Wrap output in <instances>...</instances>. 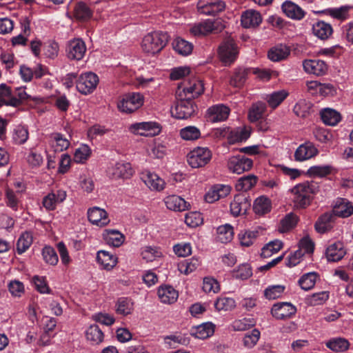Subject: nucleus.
Segmentation results:
<instances>
[{
	"mask_svg": "<svg viewBox=\"0 0 353 353\" xmlns=\"http://www.w3.org/2000/svg\"><path fill=\"white\" fill-rule=\"evenodd\" d=\"M319 183L314 181H306L296 184L291 189V200L294 208L304 209L309 206L313 196L319 192Z\"/></svg>",
	"mask_w": 353,
	"mask_h": 353,
	"instance_id": "obj_1",
	"label": "nucleus"
},
{
	"mask_svg": "<svg viewBox=\"0 0 353 353\" xmlns=\"http://www.w3.org/2000/svg\"><path fill=\"white\" fill-rule=\"evenodd\" d=\"M204 92V85L197 77L186 78L179 85L176 91L177 97H186L189 99L197 98Z\"/></svg>",
	"mask_w": 353,
	"mask_h": 353,
	"instance_id": "obj_2",
	"label": "nucleus"
},
{
	"mask_svg": "<svg viewBox=\"0 0 353 353\" xmlns=\"http://www.w3.org/2000/svg\"><path fill=\"white\" fill-rule=\"evenodd\" d=\"M169 36L166 32L156 31L146 34L141 43L143 50L151 54L159 52L167 44Z\"/></svg>",
	"mask_w": 353,
	"mask_h": 353,
	"instance_id": "obj_3",
	"label": "nucleus"
},
{
	"mask_svg": "<svg viewBox=\"0 0 353 353\" xmlns=\"http://www.w3.org/2000/svg\"><path fill=\"white\" fill-rule=\"evenodd\" d=\"M162 130L161 124L156 121H143L132 123L128 127L130 132L145 137L159 135Z\"/></svg>",
	"mask_w": 353,
	"mask_h": 353,
	"instance_id": "obj_4",
	"label": "nucleus"
},
{
	"mask_svg": "<svg viewBox=\"0 0 353 353\" xmlns=\"http://www.w3.org/2000/svg\"><path fill=\"white\" fill-rule=\"evenodd\" d=\"M211 150L206 147H196L187 155V161L192 168L204 167L212 159Z\"/></svg>",
	"mask_w": 353,
	"mask_h": 353,
	"instance_id": "obj_5",
	"label": "nucleus"
},
{
	"mask_svg": "<svg viewBox=\"0 0 353 353\" xmlns=\"http://www.w3.org/2000/svg\"><path fill=\"white\" fill-rule=\"evenodd\" d=\"M144 102L143 96L139 92L125 94L118 102L117 108L121 112L130 114L140 108Z\"/></svg>",
	"mask_w": 353,
	"mask_h": 353,
	"instance_id": "obj_6",
	"label": "nucleus"
},
{
	"mask_svg": "<svg viewBox=\"0 0 353 353\" xmlns=\"http://www.w3.org/2000/svg\"><path fill=\"white\" fill-rule=\"evenodd\" d=\"M219 57L225 65H230L237 59L238 47L232 39L224 40L219 48Z\"/></svg>",
	"mask_w": 353,
	"mask_h": 353,
	"instance_id": "obj_7",
	"label": "nucleus"
},
{
	"mask_svg": "<svg viewBox=\"0 0 353 353\" xmlns=\"http://www.w3.org/2000/svg\"><path fill=\"white\" fill-rule=\"evenodd\" d=\"M177 102L171 112L178 119H186L196 112V106L192 99L186 97H177Z\"/></svg>",
	"mask_w": 353,
	"mask_h": 353,
	"instance_id": "obj_8",
	"label": "nucleus"
},
{
	"mask_svg": "<svg viewBox=\"0 0 353 353\" xmlns=\"http://www.w3.org/2000/svg\"><path fill=\"white\" fill-rule=\"evenodd\" d=\"M98 76L92 72H87L81 74L77 80V90L83 95L92 93L99 84Z\"/></svg>",
	"mask_w": 353,
	"mask_h": 353,
	"instance_id": "obj_9",
	"label": "nucleus"
},
{
	"mask_svg": "<svg viewBox=\"0 0 353 353\" xmlns=\"http://www.w3.org/2000/svg\"><path fill=\"white\" fill-rule=\"evenodd\" d=\"M253 166V161L244 155L232 156L228 159V168L230 172L240 174L249 171Z\"/></svg>",
	"mask_w": 353,
	"mask_h": 353,
	"instance_id": "obj_10",
	"label": "nucleus"
},
{
	"mask_svg": "<svg viewBox=\"0 0 353 353\" xmlns=\"http://www.w3.org/2000/svg\"><path fill=\"white\" fill-rule=\"evenodd\" d=\"M87 48L85 42L79 38L70 40L66 45L65 52L67 57L70 60L80 61L83 59Z\"/></svg>",
	"mask_w": 353,
	"mask_h": 353,
	"instance_id": "obj_11",
	"label": "nucleus"
},
{
	"mask_svg": "<svg viewBox=\"0 0 353 353\" xmlns=\"http://www.w3.org/2000/svg\"><path fill=\"white\" fill-rule=\"evenodd\" d=\"M230 112V109L225 105L219 103L210 106L206 111L208 121L217 123L225 121Z\"/></svg>",
	"mask_w": 353,
	"mask_h": 353,
	"instance_id": "obj_12",
	"label": "nucleus"
},
{
	"mask_svg": "<svg viewBox=\"0 0 353 353\" xmlns=\"http://www.w3.org/2000/svg\"><path fill=\"white\" fill-rule=\"evenodd\" d=\"M319 154V150L314 144L310 141H305L301 144L294 154V161L303 162L314 158Z\"/></svg>",
	"mask_w": 353,
	"mask_h": 353,
	"instance_id": "obj_13",
	"label": "nucleus"
},
{
	"mask_svg": "<svg viewBox=\"0 0 353 353\" xmlns=\"http://www.w3.org/2000/svg\"><path fill=\"white\" fill-rule=\"evenodd\" d=\"M225 7V3L221 0H199L197 3L199 12L205 15H216Z\"/></svg>",
	"mask_w": 353,
	"mask_h": 353,
	"instance_id": "obj_14",
	"label": "nucleus"
},
{
	"mask_svg": "<svg viewBox=\"0 0 353 353\" xmlns=\"http://www.w3.org/2000/svg\"><path fill=\"white\" fill-rule=\"evenodd\" d=\"M108 175L112 179H128L133 174L130 163L119 161L110 166L108 169Z\"/></svg>",
	"mask_w": 353,
	"mask_h": 353,
	"instance_id": "obj_15",
	"label": "nucleus"
},
{
	"mask_svg": "<svg viewBox=\"0 0 353 353\" xmlns=\"http://www.w3.org/2000/svg\"><path fill=\"white\" fill-rule=\"evenodd\" d=\"M66 196V192L63 190H52L43 198V206L48 211L54 210L57 204L62 203Z\"/></svg>",
	"mask_w": 353,
	"mask_h": 353,
	"instance_id": "obj_16",
	"label": "nucleus"
},
{
	"mask_svg": "<svg viewBox=\"0 0 353 353\" xmlns=\"http://www.w3.org/2000/svg\"><path fill=\"white\" fill-rule=\"evenodd\" d=\"M304 71L310 74L323 76L327 72V63L321 59H305L303 61Z\"/></svg>",
	"mask_w": 353,
	"mask_h": 353,
	"instance_id": "obj_17",
	"label": "nucleus"
},
{
	"mask_svg": "<svg viewBox=\"0 0 353 353\" xmlns=\"http://www.w3.org/2000/svg\"><path fill=\"white\" fill-rule=\"evenodd\" d=\"M296 312L295 306L290 303L282 302L273 305L271 309L272 315L276 319L290 318Z\"/></svg>",
	"mask_w": 353,
	"mask_h": 353,
	"instance_id": "obj_18",
	"label": "nucleus"
},
{
	"mask_svg": "<svg viewBox=\"0 0 353 353\" xmlns=\"http://www.w3.org/2000/svg\"><path fill=\"white\" fill-rule=\"evenodd\" d=\"M231 191V187L228 185L216 184L213 185L205 195V199L208 203H214L221 198L227 196Z\"/></svg>",
	"mask_w": 353,
	"mask_h": 353,
	"instance_id": "obj_19",
	"label": "nucleus"
},
{
	"mask_svg": "<svg viewBox=\"0 0 353 353\" xmlns=\"http://www.w3.org/2000/svg\"><path fill=\"white\" fill-rule=\"evenodd\" d=\"M353 213V205L347 199L337 198L334 201L332 214L334 216L346 218Z\"/></svg>",
	"mask_w": 353,
	"mask_h": 353,
	"instance_id": "obj_20",
	"label": "nucleus"
},
{
	"mask_svg": "<svg viewBox=\"0 0 353 353\" xmlns=\"http://www.w3.org/2000/svg\"><path fill=\"white\" fill-rule=\"evenodd\" d=\"M88 218L90 223L103 227L108 224L110 219L106 211L99 207H93L88 210Z\"/></svg>",
	"mask_w": 353,
	"mask_h": 353,
	"instance_id": "obj_21",
	"label": "nucleus"
},
{
	"mask_svg": "<svg viewBox=\"0 0 353 353\" xmlns=\"http://www.w3.org/2000/svg\"><path fill=\"white\" fill-rule=\"evenodd\" d=\"M141 179L150 190L159 192L165 188L164 180L154 172L143 173Z\"/></svg>",
	"mask_w": 353,
	"mask_h": 353,
	"instance_id": "obj_22",
	"label": "nucleus"
},
{
	"mask_svg": "<svg viewBox=\"0 0 353 353\" xmlns=\"http://www.w3.org/2000/svg\"><path fill=\"white\" fill-rule=\"evenodd\" d=\"M281 9L283 13L292 19L301 20L305 15V12L300 6L291 1H284L281 5Z\"/></svg>",
	"mask_w": 353,
	"mask_h": 353,
	"instance_id": "obj_23",
	"label": "nucleus"
},
{
	"mask_svg": "<svg viewBox=\"0 0 353 353\" xmlns=\"http://www.w3.org/2000/svg\"><path fill=\"white\" fill-rule=\"evenodd\" d=\"M262 17L261 14L254 10H248L241 14V22L243 28H254L261 23Z\"/></svg>",
	"mask_w": 353,
	"mask_h": 353,
	"instance_id": "obj_24",
	"label": "nucleus"
},
{
	"mask_svg": "<svg viewBox=\"0 0 353 353\" xmlns=\"http://www.w3.org/2000/svg\"><path fill=\"white\" fill-rule=\"evenodd\" d=\"M247 198L243 194L236 195L230 203V212L234 216L245 214L250 206Z\"/></svg>",
	"mask_w": 353,
	"mask_h": 353,
	"instance_id": "obj_25",
	"label": "nucleus"
},
{
	"mask_svg": "<svg viewBox=\"0 0 353 353\" xmlns=\"http://www.w3.org/2000/svg\"><path fill=\"white\" fill-rule=\"evenodd\" d=\"M345 253L343 243L341 241L332 243L326 249V257L329 261H339L343 258Z\"/></svg>",
	"mask_w": 353,
	"mask_h": 353,
	"instance_id": "obj_26",
	"label": "nucleus"
},
{
	"mask_svg": "<svg viewBox=\"0 0 353 353\" xmlns=\"http://www.w3.org/2000/svg\"><path fill=\"white\" fill-rule=\"evenodd\" d=\"M164 203L168 209L176 212L185 211L190 205L183 198L177 195L166 196L164 199Z\"/></svg>",
	"mask_w": 353,
	"mask_h": 353,
	"instance_id": "obj_27",
	"label": "nucleus"
},
{
	"mask_svg": "<svg viewBox=\"0 0 353 353\" xmlns=\"http://www.w3.org/2000/svg\"><path fill=\"white\" fill-rule=\"evenodd\" d=\"M290 53V49L284 44H278L271 48L268 52V57L272 61H280L285 59Z\"/></svg>",
	"mask_w": 353,
	"mask_h": 353,
	"instance_id": "obj_28",
	"label": "nucleus"
},
{
	"mask_svg": "<svg viewBox=\"0 0 353 353\" xmlns=\"http://www.w3.org/2000/svg\"><path fill=\"white\" fill-rule=\"evenodd\" d=\"M97 261L106 270H112L117 263V256L105 250L97 252Z\"/></svg>",
	"mask_w": 353,
	"mask_h": 353,
	"instance_id": "obj_29",
	"label": "nucleus"
},
{
	"mask_svg": "<svg viewBox=\"0 0 353 353\" xmlns=\"http://www.w3.org/2000/svg\"><path fill=\"white\" fill-rule=\"evenodd\" d=\"M158 296L162 303L172 304L177 300L179 294L173 287L165 285L159 288Z\"/></svg>",
	"mask_w": 353,
	"mask_h": 353,
	"instance_id": "obj_30",
	"label": "nucleus"
},
{
	"mask_svg": "<svg viewBox=\"0 0 353 353\" xmlns=\"http://www.w3.org/2000/svg\"><path fill=\"white\" fill-rule=\"evenodd\" d=\"M251 134V129L249 127H240L232 130L228 137V142L234 144L245 141Z\"/></svg>",
	"mask_w": 353,
	"mask_h": 353,
	"instance_id": "obj_31",
	"label": "nucleus"
},
{
	"mask_svg": "<svg viewBox=\"0 0 353 353\" xmlns=\"http://www.w3.org/2000/svg\"><path fill=\"white\" fill-rule=\"evenodd\" d=\"M353 7L350 6H343L339 8H327L320 11L321 13L332 17L339 20H345L350 17V10Z\"/></svg>",
	"mask_w": 353,
	"mask_h": 353,
	"instance_id": "obj_32",
	"label": "nucleus"
},
{
	"mask_svg": "<svg viewBox=\"0 0 353 353\" xmlns=\"http://www.w3.org/2000/svg\"><path fill=\"white\" fill-rule=\"evenodd\" d=\"M334 216L331 212H326L319 217L314 228L317 232L323 234L332 228Z\"/></svg>",
	"mask_w": 353,
	"mask_h": 353,
	"instance_id": "obj_33",
	"label": "nucleus"
},
{
	"mask_svg": "<svg viewBox=\"0 0 353 353\" xmlns=\"http://www.w3.org/2000/svg\"><path fill=\"white\" fill-rule=\"evenodd\" d=\"M313 34L321 40L328 39L332 34V27L323 21H317L312 26Z\"/></svg>",
	"mask_w": 353,
	"mask_h": 353,
	"instance_id": "obj_34",
	"label": "nucleus"
},
{
	"mask_svg": "<svg viewBox=\"0 0 353 353\" xmlns=\"http://www.w3.org/2000/svg\"><path fill=\"white\" fill-rule=\"evenodd\" d=\"M103 238L109 245L119 247L124 241L125 236L116 230L107 229L103 232Z\"/></svg>",
	"mask_w": 353,
	"mask_h": 353,
	"instance_id": "obj_35",
	"label": "nucleus"
},
{
	"mask_svg": "<svg viewBox=\"0 0 353 353\" xmlns=\"http://www.w3.org/2000/svg\"><path fill=\"white\" fill-rule=\"evenodd\" d=\"M321 119L322 121L327 125H336L341 121V114L336 110L326 108L320 112Z\"/></svg>",
	"mask_w": 353,
	"mask_h": 353,
	"instance_id": "obj_36",
	"label": "nucleus"
},
{
	"mask_svg": "<svg viewBox=\"0 0 353 353\" xmlns=\"http://www.w3.org/2000/svg\"><path fill=\"white\" fill-rule=\"evenodd\" d=\"M50 143L54 150L59 152L67 150L70 145V141L59 132L50 134Z\"/></svg>",
	"mask_w": 353,
	"mask_h": 353,
	"instance_id": "obj_37",
	"label": "nucleus"
},
{
	"mask_svg": "<svg viewBox=\"0 0 353 353\" xmlns=\"http://www.w3.org/2000/svg\"><path fill=\"white\" fill-rule=\"evenodd\" d=\"M336 172V169L331 165H313L308 168L307 174L313 177H325Z\"/></svg>",
	"mask_w": 353,
	"mask_h": 353,
	"instance_id": "obj_38",
	"label": "nucleus"
},
{
	"mask_svg": "<svg viewBox=\"0 0 353 353\" xmlns=\"http://www.w3.org/2000/svg\"><path fill=\"white\" fill-rule=\"evenodd\" d=\"M288 95L289 92L287 90H280L267 94L264 99L267 101L270 108L275 109L288 97Z\"/></svg>",
	"mask_w": 353,
	"mask_h": 353,
	"instance_id": "obj_39",
	"label": "nucleus"
},
{
	"mask_svg": "<svg viewBox=\"0 0 353 353\" xmlns=\"http://www.w3.org/2000/svg\"><path fill=\"white\" fill-rule=\"evenodd\" d=\"M266 104L262 101L254 103L248 111V119L251 123H254L263 118L266 110Z\"/></svg>",
	"mask_w": 353,
	"mask_h": 353,
	"instance_id": "obj_40",
	"label": "nucleus"
},
{
	"mask_svg": "<svg viewBox=\"0 0 353 353\" xmlns=\"http://www.w3.org/2000/svg\"><path fill=\"white\" fill-rule=\"evenodd\" d=\"M86 339L92 345H99L103 341L104 334L97 325H91L85 331Z\"/></svg>",
	"mask_w": 353,
	"mask_h": 353,
	"instance_id": "obj_41",
	"label": "nucleus"
},
{
	"mask_svg": "<svg viewBox=\"0 0 353 353\" xmlns=\"http://www.w3.org/2000/svg\"><path fill=\"white\" fill-rule=\"evenodd\" d=\"M318 279H319L318 273L310 272L303 274L299 278L298 283L302 290L308 291L314 287Z\"/></svg>",
	"mask_w": 353,
	"mask_h": 353,
	"instance_id": "obj_42",
	"label": "nucleus"
},
{
	"mask_svg": "<svg viewBox=\"0 0 353 353\" xmlns=\"http://www.w3.org/2000/svg\"><path fill=\"white\" fill-rule=\"evenodd\" d=\"M272 208L271 201L265 196L256 198L254 202V212L259 215H263L270 212Z\"/></svg>",
	"mask_w": 353,
	"mask_h": 353,
	"instance_id": "obj_43",
	"label": "nucleus"
},
{
	"mask_svg": "<svg viewBox=\"0 0 353 353\" xmlns=\"http://www.w3.org/2000/svg\"><path fill=\"white\" fill-rule=\"evenodd\" d=\"M116 312L117 314L127 316L130 314L134 310V302L128 297H121L116 303Z\"/></svg>",
	"mask_w": 353,
	"mask_h": 353,
	"instance_id": "obj_44",
	"label": "nucleus"
},
{
	"mask_svg": "<svg viewBox=\"0 0 353 353\" xmlns=\"http://www.w3.org/2000/svg\"><path fill=\"white\" fill-rule=\"evenodd\" d=\"M214 28V22L210 19H208L192 26L190 29V32L194 36H204L211 32Z\"/></svg>",
	"mask_w": 353,
	"mask_h": 353,
	"instance_id": "obj_45",
	"label": "nucleus"
},
{
	"mask_svg": "<svg viewBox=\"0 0 353 353\" xmlns=\"http://www.w3.org/2000/svg\"><path fill=\"white\" fill-rule=\"evenodd\" d=\"M33 242L32 234L30 232H23L18 239L16 244V250L18 254L24 253Z\"/></svg>",
	"mask_w": 353,
	"mask_h": 353,
	"instance_id": "obj_46",
	"label": "nucleus"
},
{
	"mask_svg": "<svg viewBox=\"0 0 353 353\" xmlns=\"http://www.w3.org/2000/svg\"><path fill=\"white\" fill-rule=\"evenodd\" d=\"M141 255L147 262H152L163 255L161 249L157 246L146 245L141 248Z\"/></svg>",
	"mask_w": 353,
	"mask_h": 353,
	"instance_id": "obj_47",
	"label": "nucleus"
},
{
	"mask_svg": "<svg viewBox=\"0 0 353 353\" xmlns=\"http://www.w3.org/2000/svg\"><path fill=\"white\" fill-rule=\"evenodd\" d=\"M258 178L254 174H248L239 179L236 183L238 191L247 192L251 190L257 183Z\"/></svg>",
	"mask_w": 353,
	"mask_h": 353,
	"instance_id": "obj_48",
	"label": "nucleus"
},
{
	"mask_svg": "<svg viewBox=\"0 0 353 353\" xmlns=\"http://www.w3.org/2000/svg\"><path fill=\"white\" fill-rule=\"evenodd\" d=\"M179 135L185 141H193L201 137V132L199 128L194 125H188L180 130Z\"/></svg>",
	"mask_w": 353,
	"mask_h": 353,
	"instance_id": "obj_49",
	"label": "nucleus"
},
{
	"mask_svg": "<svg viewBox=\"0 0 353 353\" xmlns=\"http://www.w3.org/2000/svg\"><path fill=\"white\" fill-rule=\"evenodd\" d=\"M173 48L179 54L187 56L190 54L193 50L192 43L180 37L176 38L173 41Z\"/></svg>",
	"mask_w": 353,
	"mask_h": 353,
	"instance_id": "obj_50",
	"label": "nucleus"
},
{
	"mask_svg": "<svg viewBox=\"0 0 353 353\" xmlns=\"http://www.w3.org/2000/svg\"><path fill=\"white\" fill-rule=\"evenodd\" d=\"M200 263L201 262L197 258L185 259L179 263L178 270L181 273L187 275L194 271L200 265Z\"/></svg>",
	"mask_w": 353,
	"mask_h": 353,
	"instance_id": "obj_51",
	"label": "nucleus"
},
{
	"mask_svg": "<svg viewBox=\"0 0 353 353\" xmlns=\"http://www.w3.org/2000/svg\"><path fill=\"white\" fill-rule=\"evenodd\" d=\"M74 14L76 19L81 21H87L92 16V10L83 2H79L74 9Z\"/></svg>",
	"mask_w": 353,
	"mask_h": 353,
	"instance_id": "obj_52",
	"label": "nucleus"
},
{
	"mask_svg": "<svg viewBox=\"0 0 353 353\" xmlns=\"http://www.w3.org/2000/svg\"><path fill=\"white\" fill-rule=\"evenodd\" d=\"M326 346L332 351L341 352H345L349 348L350 343L344 338L336 337L328 341L326 343Z\"/></svg>",
	"mask_w": 353,
	"mask_h": 353,
	"instance_id": "obj_53",
	"label": "nucleus"
},
{
	"mask_svg": "<svg viewBox=\"0 0 353 353\" xmlns=\"http://www.w3.org/2000/svg\"><path fill=\"white\" fill-rule=\"evenodd\" d=\"M0 97L5 99L9 106L14 108L19 106V101L14 96L11 88L4 83L0 85Z\"/></svg>",
	"mask_w": 353,
	"mask_h": 353,
	"instance_id": "obj_54",
	"label": "nucleus"
},
{
	"mask_svg": "<svg viewBox=\"0 0 353 353\" xmlns=\"http://www.w3.org/2000/svg\"><path fill=\"white\" fill-rule=\"evenodd\" d=\"M247 75L248 70L246 69L241 68L236 69L230 79V85L236 88H241L244 85Z\"/></svg>",
	"mask_w": 353,
	"mask_h": 353,
	"instance_id": "obj_55",
	"label": "nucleus"
},
{
	"mask_svg": "<svg viewBox=\"0 0 353 353\" xmlns=\"http://www.w3.org/2000/svg\"><path fill=\"white\" fill-rule=\"evenodd\" d=\"M29 133L26 127L17 125L13 130L12 141L15 144L25 143L28 139Z\"/></svg>",
	"mask_w": 353,
	"mask_h": 353,
	"instance_id": "obj_56",
	"label": "nucleus"
},
{
	"mask_svg": "<svg viewBox=\"0 0 353 353\" xmlns=\"http://www.w3.org/2000/svg\"><path fill=\"white\" fill-rule=\"evenodd\" d=\"M283 247V243L279 240H274L266 244L261 250V256L268 258L273 254L278 252Z\"/></svg>",
	"mask_w": 353,
	"mask_h": 353,
	"instance_id": "obj_57",
	"label": "nucleus"
},
{
	"mask_svg": "<svg viewBox=\"0 0 353 353\" xmlns=\"http://www.w3.org/2000/svg\"><path fill=\"white\" fill-rule=\"evenodd\" d=\"M91 154V149L88 145L81 144L76 149L74 161L77 163H84Z\"/></svg>",
	"mask_w": 353,
	"mask_h": 353,
	"instance_id": "obj_58",
	"label": "nucleus"
},
{
	"mask_svg": "<svg viewBox=\"0 0 353 353\" xmlns=\"http://www.w3.org/2000/svg\"><path fill=\"white\" fill-rule=\"evenodd\" d=\"M217 233L218 239L221 243H227L233 239V228L229 224L219 226L217 228Z\"/></svg>",
	"mask_w": 353,
	"mask_h": 353,
	"instance_id": "obj_59",
	"label": "nucleus"
},
{
	"mask_svg": "<svg viewBox=\"0 0 353 353\" xmlns=\"http://www.w3.org/2000/svg\"><path fill=\"white\" fill-rule=\"evenodd\" d=\"M214 332V325L212 323H203L196 328L194 335L198 339H207L212 336Z\"/></svg>",
	"mask_w": 353,
	"mask_h": 353,
	"instance_id": "obj_60",
	"label": "nucleus"
},
{
	"mask_svg": "<svg viewBox=\"0 0 353 353\" xmlns=\"http://www.w3.org/2000/svg\"><path fill=\"white\" fill-rule=\"evenodd\" d=\"M330 296L327 291H322L314 293L306 298V303L310 305H319L323 304Z\"/></svg>",
	"mask_w": 353,
	"mask_h": 353,
	"instance_id": "obj_61",
	"label": "nucleus"
},
{
	"mask_svg": "<svg viewBox=\"0 0 353 353\" xmlns=\"http://www.w3.org/2000/svg\"><path fill=\"white\" fill-rule=\"evenodd\" d=\"M298 217L294 213H289L283 218L280 223V231L285 232L292 229L297 223Z\"/></svg>",
	"mask_w": 353,
	"mask_h": 353,
	"instance_id": "obj_62",
	"label": "nucleus"
},
{
	"mask_svg": "<svg viewBox=\"0 0 353 353\" xmlns=\"http://www.w3.org/2000/svg\"><path fill=\"white\" fill-rule=\"evenodd\" d=\"M235 306L236 302L234 299L230 297H219L214 303V307L219 311L232 310Z\"/></svg>",
	"mask_w": 353,
	"mask_h": 353,
	"instance_id": "obj_63",
	"label": "nucleus"
},
{
	"mask_svg": "<svg viewBox=\"0 0 353 353\" xmlns=\"http://www.w3.org/2000/svg\"><path fill=\"white\" fill-rule=\"evenodd\" d=\"M259 232L257 231H245L239 234V239L242 246L249 247L253 244Z\"/></svg>",
	"mask_w": 353,
	"mask_h": 353,
	"instance_id": "obj_64",
	"label": "nucleus"
}]
</instances>
